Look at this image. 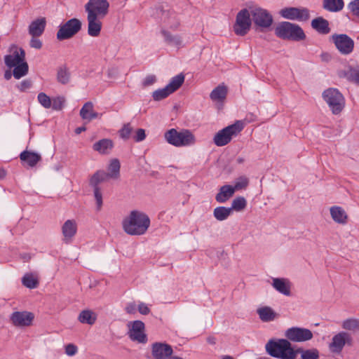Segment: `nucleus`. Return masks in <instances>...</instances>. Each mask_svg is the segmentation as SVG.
Instances as JSON below:
<instances>
[{
    "mask_svg": "<svg viewBox=\"0 0 359 359\" xmlns=\"http://www.w3.org/2000/svg\"><path fill=\"white\" fill-rule=\"evenodd\" d=\"M122 226L127 234L140 236L144 234L149 227L150 219L146 213L135 210L123 219Z\"/></svg>",
    "mask_w": 359,
    "mask_h": 359,
    "instance_id": "1",
    "label": "nucleus"
},
{
    "mask_svg": "<svg viewBox=\"0 0 359 359\" xmlns=\"http://www.w3.org/2000/svg\"><path fill=\"white\" fill-rule=\"evenodd\" d=\"M265 348L271 357L279 359H295L294 348L287 339H271L266 343Z\"/></svg>",
    "mask_w": 359,
    "mask_h": 359,
    "instance_id": "2",
    "label": "nucleus"
},
{
    "mask_svg": "<svg viewBox=\"0 0 359 359\" xmlns=\"http://www.w3.org/2000/svg\"><path fill=\"white\" fill-rule=\"evenodd\" d=\"M275 34L280 39L293 41H301L306 37L299 25L287 21L280 22L275 28Z\"/></svg>",
    "mask_w": 359,
    "mask_h": 359,
    "instance_id": "3",
    "label": "nucleus"
},
{
    "mask_svg": "<svg viewBox=\"0 0 359 359\" xmlns=\"http://www.w3.org/2000/svg\"><path fill=\"white\" fill-rule=\"evenodd\" d=\"M164 137L168 144L176 147L190 146L196 142L194 135L189 130L177 131L171 128L165 133Z\"/></svg>",
    "mask_w": 359,
    "mask_h": 359,
    "instance_id": "4",
    "label": "nucleus"
},
{
    "mask_svg": "<svg viewBox=\"0 0 359 359\" xmlns=\"http://www.w3.org/2000/svg\"><path fill=\"white\" fill-rule=\"evenodd\" d=\"M243 129V122L237 121L233 124L219 130L213 137V142L217 147L225 146L231 141L233 137L238 135Z\"/></svg>",
    "mask_w": 359,
    "mask_h": 359,
    "instance_id": "5",
    "label": "nucleus"
},
{
    "mask_svg": "<svg viewBox=\"0 0 359 359\" xmlns=\"http://www.w3.org/2000/svg\"><path fill=\"white\" fill-rule=\"evenodd\" d=\"M322 96L333 114H339L344 109L345 99L338 89L330 88L325 90Z\"/></svg>",
    "mask_w": 359,
    "mask_h": 359,
    "instance_id": "6",
    "label": "nucleus"
},
{
    "mask_svg": "<svg viewBox=\"0 0 359 359\" xmlns=\"http://www.w3.org/2000/svg\"><path fill=\"white\" fill-rule=\"evenodd\" d=\"M109 179V174L103 170L96 171L90 178L89 184L93 188L94 196L96 201L97 209L100 210L102 205V194L99 187L100 183Z\"/></svg>",
    "mask_w": 359,
    "mask_h": 359,
    "instance_id": "7",
    "label": "nucleus"
},
{
    "mask_svg": "<svg viewBox=\"0 0 359 359\" xmlns=\"http://www.w3.org/2000/svg\"><path fill=\"white\" fill-rule=\"evenodd\" d=\"M109 4L107 0H88L85 5L87 16L103 19L109 12Z\"/></svg>",
    "mask_w": 359,
    "mask_h": 359,
    "instance_id": "8",
    "label": "nucleus"
},
{
    "mask_svg": "<svg viewBox=\"0 0 359 359\" xmlns=\"http://www.w3.org/2000/svg\"><path fill=\"white\" fill-rule=\"evenodd\" d=\"M251 13L247 8L241 10L236 15L233 25V31L238 36H245L250 29L252 25Z\"/></svg>",
    "mask_w": 359,
    "mask_h": 359,
    "instance_id": "9",
    "label": "nucleus"
},
{
    "mask_svg": "<svg viewBox=\"0 0 359 359\" xmlns=\"http://www.w3.org/2000/svg\"><path fill=\"white\" fill-rule=\"evenodd\" d=\"M330 40L343 55H350L354 50L353 39L346 34H334L330 36Z\"/></svg>",
    "mask_w": 359,
    "mask_h": 359,
    "instance_id": "10",
    "label": "nucleus"
},
{
    "mask_svg": "<svg viewBox=\"0 0 359 359\" xmlns=\"http://www.w3.org/2000/svg\"><path fill=\"white\" fill-rule=\"evenodd\" d=\"M81 22L77 18H72L59 27L57 39L59 41L69 39L76 34L81 29Z\"/></svg>",
    "mask_w": 359,
    "mask_h": 359,
    "instance_id": "11",
    "label": "nucleus"
},
{
    "mask_svg": "<svg viewBox=\"0 0 359 359\" xmlns=\"http://www.w3.org/2000/svg\"><path fill=\"white\" fill-rule=\"evenodd\" d=\"M279 14L285 19L299 22H305L310 18V11L305 7H285L280 11Z\"/></svg>",
    "mask_w": 359,
    "mask_h": 359,
    "instance_id": "12",
    "label": "nucleus"
},
{
    "mask_svg": "<svg viewBox=\"0 0 359 359\" xmlns=\"http://www.w3.org/2000/svg\"><path fill=\"white\" fill-rule=\"evenodd\" d=\"M129 330L128 332L129 338L133 341H137L140 344L147 342V336L144 333L145 325L141 320H134L128 324Z\"/></svg>",
    "mask_w": 359,
    "mask_h": 359,
    "instance_id": "13",
    "label": "nucleus"
},
{
    "mask_svg": "<svg viewBox=\"0 0 359 359\" xmlns=\"http://www.w3.org/2000/svg\"><path fill=\"white\" fill-rule=\"evenodd\" d=\"M250 13L254 24L261 28H269L273 23V17L266 9L255 8Z\"/></svg>",
    "mask_w": 359,
    "mask_h": 359,
    "instance_id": "14",
    "label": "nucleus"
},
{
    "mask_svg": "<svg viewBox=\"0 0 359 359\" xmlns=\"http://www.w3.org/2000/svg\"><path fill=\"white\" fill-rule=\"evenodd\" d=\"M345 344H352V337L346 332H340L333 336L332 342L329 345L330 351L334 353H340Z\"/></svg>",
    "mask_w": 359,
    "mask_h": 359,
    "instance_id": "15",
    "label": "nucleus"
},
{
    "mask_svg": "<svg viewBox=\"0 0 359 359\" xmlns=\"http://www.w3.org/2000/svg\"><path fill=\"white\" fill-rule=\"evenodd\" d=\"M285 335L287 339L295 342L306 341L313 338V333L310 330L298 327L287 329Z\"/></svg>",
    "mask_w": 359,
    "mask_h": 359,
    "instance_id": "16",
    "label": "nucleus"
},
{
    "mask_svg": "<svg viewBox=\"0 0 359 359\" xmlns=\"http://www.w3.org/2000/svg\"><path fill=\"white\" fill-rule=\"evenodd\" d=\"M172 353V348L168 344L155 342L151 344V355L154 359H169Z\"/></svg>",
    "mask_w": 359,
    "mask_h": 359,
    "instance_id": "17",
    "label": "nucleus"
},
{
    "mask_svg": "<svg viewBox=\"0 0 359 359\" xmlns=\"http://www.w3.org/2000/svg\"><path fill=\"white\" fill-rule=\"evenodd\" d=\"M34 318V314L28 311H15L10 317L11 321L16 327L29 326Z\"/></svg>",
    "mask_w": 359,
    "mask_h": 359,
    "instance_id": "18",
    "label": "nucleus"
},
{
    "mask_svg": "<svg viewBox=\"0 0 359 359\" xmlns=\"http://www.w3.org/2000/svg\"><path fill=\"white\" fill-rule=\"evenodd\" d=\"M77 233V223L74 219H67L62 226L63 242L69 244L72 243Z\"/></svg>",
    "mask_w": 359,
    "mask_h": 359,
    "instance_id": "19",
    "label": "nucleus"
},
{
    "mask_svg": "<svg viewBox=\"0 0 359 359\" xmlns=\"http://www.w3.org/2000/svg\"><path fill=\"white\" fill-rule=\"evenodd\" d=\"M6 65L12 68L18 64L25 61V52L22 48L15 49L13 54L6 55L4 57Z\"/></svg>",
    "mask_w": 359,
    "mask_h": 359,
    "instance_id": "20",
    "label": "nucleus"
},
{
    "mask_svg": "<svg viewBox=\"0 0 359 359\" xmlns=\"http://www.w3.org/2000/svg\"><path fill=\"white\" fill-rule=\"evenodd\" d=\"M161 22L165 24L168 28L172 30H177L180 22L175 12L170 11H162Z\"/></svg>",
    "mask_w": 359,
    "mask_h": 359,
    "instance_id": "21",
    "label": "nucleus"
},
{
    "mask_svg": "<svg viewBox=\"0 0 359 359\" xmlns=\"http://www.w3.org/2000/svg\"><path fill=\"white\" fill-rule=\"evenodd\" d=\"M272 286L278 292L285 295H291V283L287 278H273Z\"/></svg>",
    "mask_w": 359,
    "mask_h": 359,
    "instance_id": "22",
    "label": "nucleus"
},
{
    "mask_svg": "<svg viewBox=\"0 0 359 359\" xmlns=\"http://www.w3.org/2000/svg\"><path fill=\"white\" fill-rule=\"evenodd\" d=\"M46 25L45 18H37L29 25V34L32 36H40L43 34Z\"/></svg>",
    "mask_w": 359,
    "mask_h": 359,
    "instance_id": "23",
    "label": "nucleus"
},
{
    "mask_svg": "<svg viewBox=\"0 0 359 359\" xmlns=\"http://www.w3.org/2000/svg\"><path fill=\"white\" fill-rule=\"evenodd\" d=\"M311 25L314 30L320 34H327L331 31L328 20L323 17H318L312 20Z\"/></svg>",
    "mask_w": 359,
    "mask_h": 359,
    "instance_id": "24",
    "label": "nucleus"
},
{
    "mask_svg": "<svg viewBox=\"0 0 359 359\" xmlns=\"http://www.w3.org/2000/svg\"><path fill=\"white\" fill-rule=\"evenodd\" d=\"M87 20L88 34L93 37L98 36L102 29V19L87 16Z\"/></svg>",
    "mask_w": 359,
    "mask_h": 359,
    "instance_id": "25",
    "label": "nucleus"
},
{
    "mask_svg": "<svg viewBox=\"0 0 359 359\" xmlns=\"http://www.w3.org/2000/svg\"><path fill=\"white\" fill-rule=\"evenodd\" d=\"M80 116L83 120H86L88 122L100 117L102 114H99L97 112L93 110V104L91 102H86L80 110Z\"/></svg>",
    "mask_w": 359,
    "mask_h": 359,
    "instance_id": "26",
    "label": "nucleus"
},
{
    "mask_svg": "<svg viewBox=\"0 0 359 359\" xmlns=\"http://www.w3.org/2000/svg\"><path fill=\"white\" fill-rule=\"evenodd\" d=\"M20 158L27 163L29 167H34L41 160L40 154L34 151L25 150L20 154Z\"/></svg>",
    "mask_w": 359,
    "mask_h": 359,
    "instance_id": "27",
    "label": "nucleus"
},
{
    "mask_svg": "<svg viewBox=\"0 0 359 359\" xmlns=\"http://www.w3.org/2000/svg\"><path fill=\"white\" fill-rule=\"evenodd\" d=\"M235 191L233 186L226 184L219 188V192L216 194L215 200L218 203L226 202L234 194Z\"/></svg>",
    "mask_w": 359,
    "mask_h": 359,
    "instance_id": "28",
    "label": "nucleus"
},
{
    "mask_svg": "<svg viewBox=\"0 0 359 359\" xmlns=\"http://www.w3.org/2000/svg\"><path fill=\"white\" fill-rule=\"evenodd\" d=\"M113 147L114 143L112 140L110 139L104 138L96 142L93 144V149L100 154H106L112 149Z\"/></svg>",
    "mask_w": 359,
    "mask_h": 359,
    "instance_id": "29",
    "label": "nucleus"
},
{
    "mask_svg": "<svg viewBox=\"0 0 359 359\" xmlns=\"http://www.w3.org/2000/svg\"><path fill=\"white\" fill-rule=\"evenodd\" d=\"M161 33L164 37L165 42L168 45L175 46L177 48H180L182 46V39L180 35H173L165 29H162Z\"/></svg>",
    "mask_w": 359,
    "mask_h": 359,
    "instance_id": "30",
    "label": "nucleus"
},
{
    "mask_svg": "<svg viewBox=\"0 0 359 359\" xmlns=\"http://www.w3.org/2000/svg\"><path fill=\"white\" fill-rule=\"evenodd\" d=\"M228 88L224 84H220L215 88L210 94L212 101L223 102L227 95Z\"/></svg>",
    "mask_w": 359,
    "mask_h": 359,
    "instance_id": "31",
    "label": "nucleus"
},
{
    "mask_svg": "<svg viewBox=\"0 0 359 359\" xmlns=\"http://www.w3.org/2000/svg\"><path fill=\"white\" fill-rule=\"evenodd\" d=\"M330 215L332 219L338 224H346L347 215L344 210L339 206H333L330 208Z\"/></svg>",
    "mask_w": 359,
    "mask_h": 359,
    "instance_id": "32",
    "label": "nucleus"
},
{
    "mask_svg": "<svg viewBox=\"0 0 359 359\" xmlns=\"http://www.w3.org/2000/svg\"><path fill=\"white\" fill-rule=\"evenodd\" d=\"M257 312L259 318L263 322L273 321L277 316L276 313L269 306L259 308L257 309Z\"/></svg>",
    "mask_w": 359,
    "mask_h": 359,
    "instance_id": "33",
    "label": "nucleus"
},
{
    "mask_svg": "<svg viewBox=\"0 0 359 359\" xmlns=\"http://www.w3.org/2000/svg\"><path fill=\"white\" fill-rule=\"evenodd\" d=\"M344 2L343 0H323V7L330 12H339L343 9Z\"/></svg>",
    "mask_w": 359,
    "mask_h": 359,
    "instance_id": "34",
    "label": "nucleus"
},
{
    "mask_svg": "<svg viewBox=\"0 0 359 359\" xmlns=\"http://www.w3.org/2000/svg\"><path fill=\"white\" fill-rule=\"evenodd\" d=\"M78 320L83 324L92 325L97 320V315L91 310H83L79 313Z\"/></svg>",
    "mask_w": 359,
    "mask_h": 359,
    "instance_id": "35",
    "label": "nucleus"
},
{
    "mask_svg": "<svg viewBox=\"0 0 359 359\" xmlns=\"http://www.w3.org/2000/svg\"><path fill=\"white\" fill-rule=\"evenodd\" d=\"M295 359H297V354H301V359H318L319 351L317 348H311L304 350L302 348L294 349Z\"/></svg>",
    "mask_w": 359,
    "mask_h": 359,
    "instance_id": "36",
    "label": "nucleus"
},
{
    "mask_svg": "<svg viewBox=\"0 0 359 359\" xmlns=\"http://www.w3.org/2000/svg\"><path fill=\"white\" fill-rule=\"evenodd\" d=\"M71 74L65 65L58 67L57 70V81L58 83L66 85L69 82Z\"/></svg>",
    "mask_w": 359,
    "mask_h": 359,
    "instance_id": "37",
    "label": "nucleus"
},
{
    "mask_svg": "<svg viewBox=\"0 0 359 359\" xmlns=\"http://www.w3.org/2000/svg\"><path fill=\"white\" fill-rule=\"evenodd\" d=\"M232 214V208L219 206L214 209L213 216L218 221L226 220Z\"/></svg>",
    "mask_w": 359,
    "mask_h": 359,
    "instance_id": "38",
    "label": "nucleus"
},
{
    "mask_svg": "<svg viewBox=\"0 0 359 359\" xmlns=\"http://www.w3.org/2000/svg\"><path fill=\"white\" fill-rule=\"evenodd\" d=\"M184 81V75L183 74H179L173 76L169 83L166 86L170 91L172 93L179 89Z\"/></svg>",
    "mask_w": 359,
    "mask_h": 359,
    "instance_id": "39",
    "label": "nucleus"
},
{
    "mask_svg": "<svg viewBox=\"0 0 359 359\" xmlns=\"http://www.w3.org/2000/svg\"><path fill=\"white\" fill-rule=\"evenodd\" d=\"M13 67V76L16 79H20L28 74L29 66L26 61H24Z\"/></svg>",
    "mask_w": 359,
    "mask_h": 359,
    "instance_id": "40",
    "label": "nucleus"
},
{
    "mask_svg": "<svg viewBox=\"0 0 359 359\" xmlns=\"http://www.w3.org/2000/svg\"><path fill=\"white\" fill-rule=\"evenodd\" d=\"M22 283L29 289H34L39 285V281L32 273H26L22 278Z\"/></svg>",
    "mask_w": 359,
    "mask_h": 359,
    "instance_id": "41",
    "label": "nucleus"
},
{
    "mask_svg": "<svg viewBox=\"0 0 359 359\" xmlns=\"http://www.w3.org/2000/svg\"><path fill=\"white\" fill-rule=\"evenodd\" d=\"M342 327L350 331L359 330V319L350 318L343 321Z\"/></svg>",
    "mask_w": 359,
    "mask_h": 359,
    "instance_id": "42",
    "label": "nucleus"
},
{
    "mask_svg": "<svg viewBox=\"0 0 359 359\" xmlns=\"http://www.w3.org/2000/svg\"><path fill=\"white\" fill-rule=\"evenodd\" d=\"M172 93L170 90L166 87V86L163 88H159L152 93V97L155 101L162 100L167 97H168Z\"/></svg>",
    "mask_w": 359,
    "mask_h": 359,
    "instance_id": "43",
    "label": "nucleus"
},
{
    "mask_svg": "<svg viewBox=\"0 0 359 359\" xmlns=\"http://www.w3.org/2000/svg\"><path fill=\"white\" fill-rule=\"evenodd\" d=\"M247 205V201L243 196H238L234 198L231 203V207L233 210L241 211L245 208Z\"/></svg>",
    "mask_w": 359,
    "mask_h": 359,
    "instance_id": "44",
    "label": "nucleus"
},
{
    "mask_svg": "<svg viewBox=\"0 0 359 359\" xmlns=\"http://www.w3.org/2000/svg\"><path fill=\"white\" fill-rule=\"evenodd\" d=\"M120 163L118 159H113L109 166V170L110 172H108L109 174V178H118L119 176V172H120Z\"/></svg>",
    "mask_w": 359,
    "mask_h": 359,
    "instance_id": "45",
    "label": "nucleus"
},
{
    "mask_svg": "<svg viewBox=\"0 0 359 359\" xmlns=\"http://www.w3.org/2000/svg\"><path fill=\"white\" fill-rule=\"evenodd\" d=\"M347 79L359 86V67H350L346 73Z\"/></svg>",
    "mask_w": 359,
    "mask_h": 359,
    "instance_id": "46",
    "label": "nucleus"
},
{
    "mask_svg": "<svg viewBox=\"0 0 359 359\" xmlns=\"http://www.w3.org/2000/svg\"><path fill=\"white\" fill-rule=\"evenodd\" d=\"M133 131V128L130 123H126L123 125V126L119 130L118 133L119 136L121 139L124 140H128L130 137V134Z\"/></svg>",
    "mask_w": 359,
    "mask_h": 359,
    "instance_id": "47",
    "label": "nucleus"
},
{
    "mask_svg": "<svg viewBox=\"0 0 359 359\" xmlns=\"http://www.w3.org/2000/svg\"><path fill=\"white\" fill-rule=\"evenodd\" d=\"M37 100L46 109H49L51 107V100L44 93H40L38 94Z\"/></svg>",
    "mask_w": 359,
    "mask_h": 359,
    "instance_id": "48",
    "label": "nucleus"
},
{
    "mask_svg": "<svg viewBox=\"0 0 359 359\" xmlns=\"http://www.w3.org/2000/svg\"><path fill=\"white\" fill-rule=\"evenodd\" d=\"M248 185V180L246 177H241L233 187L234 191L245 188Z\"/></svg>",
    "mask_w": 359,
    "mask_h": 359,
    "instance_id": "49",
    "label": "nucleus"
},
{
    "mask_svg": "<svg viewBox=\"0 0 359 359\" xmlns=\"http://www.w3.org/2000/svg\"><path fill=\"white\" fill-rule=\"evenodd\" d=\"M146 138V133L145 130L142 128H138L135 135L133 136V140L136 142H140L143 141Z\"/></svg>",
    "mask_w": 359,
    "mask_h": 359,
    "instance_id": "50",
    "label": "nucleus"
},
{
    "mask_svg": "<svg viewBox=\"0 0 359 359\" xmlns=\"http://www.w3.org/2000/svg\"><path fill=\"white\" fill-rule=\"evenodd\" d=\"M39 36H32L31 40H30V42H29V46L33 48H36V49H41V47H42V42L41 41L38 39Z\"/></svg>",
    "mask_w": 359,
    "mask_h": 359,
    "instance_id": "51",
    "label": "nucleus"
},
{
    "mask_svg": "<svg viewBox=\"0 0 359 359\" xmlns=\"http://www.w3.org/2000/svg\"><path fill=\"white\" fill-rule=\"evenodd\" d=\"M31 86H32L31 81L29 79H25V80H23L22 81H21L19 85H18L17 87L20 91L24 92L27 89H29Z\"/></svg>",
    "mask_w": 359,
    "mask_h": 359,
    "instance_id": "52",
    "label": "nucleus"
},
{
    "mask_svg": "<svg viewBox=\"0 0 359 359\" xmlns=\"http://www.w3.org/2000/svg\"><path fill=\"white\" fill-rule=\"evenodd\" d=\"M77 352V347L73 344H69L65 346V353L69 356L74 355Z\"/></svg>",
    "mask_w": 359,
    "mask_h": 359,
    "instance_id": "53",
    "label": "nucleus"
},
{
    "mask_svg": "<svg viewBox=\"0 0 359 359\" xmlns=\"http://www.w3.org/2000/svg\"><path fill=\"white\" fill-rule=\"evenodd\" d=\"M348 6L351 12L356 15H359V0L351 1Z\"/></svg>",
    "mask_w": 359,
    "mask_h": 359,
    "instance_id": "54",
    "label": "nucleus"
},
{
    "mask_svg": "<svg viewBox=\"0 0 359 359\" xmlns=\"http://www.w3.org/2000/svg\"><path fill=\"white\" fill-rule=\"evenodd\" d=\"M63 102L64 99L62 97H57L56 99H54L53 102V109L56 110L61 109Z\"/></svg>",
    "mask_w": 359,
    "mask_h": 359,
    "instance_id": "55",
    "label": "nucleus"
},
{
    "mask_svg": "<svg viewBox=\"0 0 359 359\" xmlns=\"http://www.w3.org/2000/svg\"><path fill=\"white\" fill-rule=\"evenodd\" d=\"M138 311L142 315H147L150 313V309L146 304L141 302L138 305Z\"/></svg>",
    "mask_w": 359,
    "mask_h": 359,
    "instance_id": "56",
    "label": "nucleus"
},
{
    "mask_svg": "<svg viewBox=\"0 0 359 359\" xmlns=\"http://www.w3.org/2000/svg\"><path fill=\"white\" fill-rule=\"evenodd\" d=\"M156 81V76L154 75H148L144 79L143 85L144 86H148L152 85Z\"/></svg>",
    "mask_w": 359,
    "mask_h": 359,
    "instance_id": "57",
    "label": "nucleus"
},
{
    "mask_svg": "<svg viewBox=\"0 0 359 359\" xmlns=\"http://www.w3.org/2000/svg\"><path fill=\"white\" fill-rule=\"evenodd\" d=\"M136 305L135 303H130L126 307V311L130 314H134L136 312Z\"/></svg>",
    "mask_w": 359,
    "mask_h": 359,
    "instance_id": "58",
    "label": "nucleus"
},
{
    "mask_svg": "<svg viewBox=\"0 0 359 359\" xmlns=\"http://www.w3.org/2000/svg\"><path fill=\"white\" fill-rule=\"evenodd\" d=\"M13 76V72L11 70H6L4 73V79L6 80H10Z\"/></svg>",
    "mask_w": 359,
    "mask_h": 359,
    "instance_id": "59",
    "label": "nucleus"
},
{
    "mask_svg": "<svg viewBox=\"0 0 359 359\" xmlns=\"http://www.w3.org/2000/svg\"><path fill=\"white\" fill-rule=\"evenodd\" d=\"M86 128L85 126L78 127L75 129V133L79 135L83 131H86Z\"/></svg>",
    "mask_w": 359,
    "mask_h": 359,
    "instance_id": "60",
    "label": "nucleus"
},
{
    "mask_svg": "<svg viewBox=\"0 0 359 359\" xmlns=\"http://www.w3.org/2000/svg\"><path fill=\"white\" fill-rule=\"evenodd\" d=\"M207 341L210 344H216V339L214 337H208L207 338Z\"/></svg>",
    "mask_w": 359,
    "mask_h": 359,
    "instance_id": "61",
    "label": "nucleus"
},
{
    "mask_svg": "<svg viewBox=\"0 0 359 359\" xmlns=\"http://www.w3.org/2000/svg\"><path fill=\"white\" fill-rule=\"evenodd\" d=\"M321 57L323 60H328L330 55L327 53H322Z\"/></svg>",
    "mask_w": 359,
    "mask_h": 359,
    "instance_id": "62",
    "label": "nucleus"
},
{
    "mask_svg": "<svg viewBox=\"0 0 359 359\" xmlns=\"http://www.w3.org/2000/svg\"><path fill=\"white\" fill-rule=\"evenodd\" d=\"M6 176V172L4 170H0V179L4 178Z\"/></svg>",
    "mask_w": 359,
    "mask_h": 359,
    "instance_id": "63",
    "label": "nucleus"
},
{
    "mask_svg": "<svg viewBox=\"0 0 359 359\" xmlns=\"http://www.w3.org/2000/svg\"><path fill=\"white\" fill-rule=\"evenodd\" d=\"M222 359H234V358L230 355H224Z\"/></svg>",
    "mask_w": 359,
    "mask_h": 359,
    "instance_id": "64",
    "label": "nucleus"
}]
</instances>
